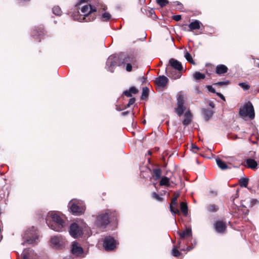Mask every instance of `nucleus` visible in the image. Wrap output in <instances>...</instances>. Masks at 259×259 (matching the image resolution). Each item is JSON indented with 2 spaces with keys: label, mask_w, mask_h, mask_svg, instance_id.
I'll use <instances>...</instances> for the list:
<instances>
[{
  "label": "nucleus",
  "mask_w": 259,
  "mask_h": 259,
  "mask_svg": "<svg viewBox=\"0 0 259 259\" xmlns=\"http://www.w3.org/2000/svg\"><path fill=\"white\" fill-rule=\"evenodd\" d=\"M216 162L219 167L222 170H226L229 168L226 163L220 158H217Z\"/></svg>",
  "instance_id": "nucleus-27"
},
{
  "label": "nucleus",
  "mask_w": 259,
  "mask_h": 259,
  "mask_svg": "<svg viewBox=\"0 0 259 259\" xmlns=\"http://www.w3.org/2000/svg\"><path fill=\"white\" fill-rule=\"evenodd\" d=\"M181 242H179L177 246L175 245L174 246V248L171 250V255L175 257H179L181 255H182V253L178 250V248L180 247Z\"/></svg>",
  "instance_id": "nucleus-28"
},
{
  "label": "nucleus",
  "mask_w": 259,
  "mask_h": 259,
  "mask_svg": "<svg viewBox=\"0 0 259 259\" xmlns=\"http://www.w3.org/2000/svg\"><path fill=\"white\" fill-rule=\"evenodd\" d=\"M239 114L241 117H245L248 116L251 119H253L255 116V113L251 102L248 101L242 107H241Z\"/></svg>",
  "instance_id": "nucleus-6"
},
{
  "label": "nucleus",
  "mask_w": 259,
  "mask_h": 259,
  "mask_svg": "<svg viewBox=\"0 0 259 259\" xmlns=\"http://www.w3.org/2000/svg\"><path fill=\"white\" fill-rule=\"evenodd\" d=\"M71 252L75 255L79 256L83 253V249L78 245L77 242H74L72 244Z\"/></svg>",
  "instance_id": "nucleus-17"
},
{
  "label": "nucleus",
  "mask_w": 259,
  "mask_h": 259,
  "mask_svg": "<svg viewBox=\"0 0 259 259\" xmlns=\"http://www.w3.org/2000/svg\"><path fill=\"white\" fill-rule=\"evenodd\" d=\"M172 19L176 21H179L181 20L182 16L181 15H175L172 16Z\"/></svg>",
  "instance_id": "nucleus-47"
},
{
  "label": "nucleus",
  "mask_w": 259,
  "mask_h": 259,
  "mask_svg": "<svg viewBox=\"0 0 259 259\" xmlns=\"http://www.w3.org/2000/svg\"><path fill=\"white\" fill-rule=\"evenodd\" d=\"M106 64L110 68H113L117 66L122 65V62L120 58V54L118 55H111L106 62Z\"/></svg>",
  "instance_id": "nucleus-9"
},
{
  "label": "nucleus",
  "mask_w": 259,
  "mask_h": 259,
  "mask_svg": "<svg viewBox=\"0 0 259 259\" xmlns=\"http://www.w3.org/2000/svg\"><path fill=\"white\" fill-rule=\"evenodd\" d=\"M166 74L171 79H177L181 77L182 72L181 71L174 69L172 67H167Z\"/></svg>",
  "instance_id": "nucleus-12"
},
{
  "label": "nucleus",
  "mask_w": 259,
  "mask_h": 259,
  "mask_svg": "<svg viewBox=\"0 0 259 259\" xmlns=\"http://www.w3.org/2000/svg\"><path fill=\"white\" fill-rule=\"evenodd\" d=\"M228 71V67L224 64H219L215 67V73L219 75L227 73Z\"/></svg>",
  "instance_id": "nucleus-20"
},
{
  "label": "nucleus",
  "mask_w": 259,
  "mask_h": 259,
  "mask_svg": "<svg viewBox=\"0 0 259 259\" xmlns=\"http://www.w3.org/2000/svg\"><path fill=\"white\" fill-rule=\"evenodd\" d=\"M177 201L175 199H171V203L169 205V209L171 212L175 216L176 214H180V211L177 208Z\"/></svg>",
  "instance_id": "nucleus-19"
},
{
  "label": "nucleus",
  "mask_w": 259,
  "mask_h": 259,
  "mask_svg": "<svg viewBox=\"0 0 259 259\" xmlns=\"http://www.w3.org/2000/svg\"><path fill=\"white\" fill-rule=\"evenodd\" d=\"M249 179L246 178H241L239 181V183L241 187L246 188L248 184Z\"/></svg>",
  "instance_id": "nucleus-35"
},
{
  "label": "nucleus",
  "mask_w": 259,
  "mask_h": 259,
  "mask_svg": "<svg viewBox=\"0 0 259 259\" xmlns=\"http://www.w3.org/2000/svg\"><path fill=\"white\" fill-rule=\"evenodd\" d=\"M69 234L74 238L81 237L82 235V229L77 223H73L69 227Z\"/></svg>",
  "instance_id": "nucleus-8"
},
{
  "label": "nucleus",
  "mask_w": 259,
  "mask_h": 259,
  "mask_svg": "<svg viewBox=\"0 0 259 259\" xmlns=\"http://www.w3.org/2000/svg\"><path fill=\"white\" fill-rule=\"evenodd\" d=\"M180 238L181 239H184L187 237L192 236V230L190 228H187L185 230L179 233Z\"/></svg>",
  "instance_id": "nucleus-24"
},
{
  "label": "nucleus",
  "mask_w": 259,
  "mask_h": 259,
  "mask_svg": "<svg viewBox=\"0 0 259 259\" xmlns=\"http://www.w3.org/2000/svg\"><path fill=\"white\" fill-rule=\"evenodd\" d=\"M206 88L208 90L209 92L212 93H216L215 90L214 88H212L211 85H208L206 86Z\"/></svg>",
  "instance_id": "nucleus-46"
},
{
  "label": "nucleus",
  "mask_w": 259,
  "mask_h": 259,
  "mask_svg": "<svg viewBox=\"0 0 259 259\" xmlns=\"http://www.w3.org/2000/svg\"><path fill=\"white\" fill-rule=\"evenodd\" d=\"M132 65L133 64H127L126 66V70L128 72H130L132 70Z\"/></svg>",
  "instance_id": "nucleus-49"
},
{
  "label": "nucleus",
  "mask_w": 259,
  "mask_h": 259,
  "mask_svg": "<svg viewBox=\"0 0 259 259\" xmlns=\"http://www.w3.org/2000/svg\"><path fill=\"white\" fill-rule=\"evenodd\" d=\"M50 215L51 222L48 223L49 227L55 231H62L66 224L64 219L56 212H52L50 213Z\"/></svg>",
  "instance_id": "nucleus-2"
},
{
  "label": "nucleus",
  "mask_w": 259,
  "mask_h": 259,
  "mask_svg": "<svg viewBox=\"0 0 259 259\" xmlns=\"http://www.w3.org/2000/svg\"><path fill=\"white\" fill-rule=\"evenodd\" d=\"M68 206L72 213L76 215L82 214L85 210V205L80 201L71 200Z\"/></svg>",
  "instance_id": "nucleus-4"
},
{
  "label": "nucleus",
  "mask_w": 259,
  "mask_h": 259,
  "mask_svg": "<svg viewBox=\"0 0 259 259\" xmlns=\"http://www.w3.org/2000/svg\"><path fill=\"white\" fill-rule=\"evenodd\" d=\"M184 117L185 119L183 120L182 123L187 126L191 122L192 115L190 111H188L184 114Z\"/></svg>",
  "instance_id": "nucleus-22"
},
{
  "label": "nucleus",
  "mask_w": 259,
  "mask_h": 259,
  "mask_svg": "<svg viewBox=\"0 0 259 259\" xmlns=\"http://www.w3.org/2000/svg\"><path fill=\"white\" fill-rule=\"evenodd\" d=\"M193 76L194 78L196 80L203 79L205 78V75L204 74L200 73L199 71L195 72L193 74Z\"/></svg>",
  "instance_id": "nucleus-32"
},
{
  "label": "nucleus",
  "mask_w": 259,
  "mask_h": 259,
  "mask_svg": "<svg viewBox=\"0 0 259 259\" xmlns=\"http://www.w3.org/2000/svg\"><path fill=\"white\" fill-rule=\"evenodd\" d=\"M23 259H30L29 257V254L26 252H24L22 254Z\"/></svg>",
  "instance_id": "nucleus-50"
},
{
  "label": "nucleus",
  "mask_w": 259,
  "mask_h": 259,
  "mask_svg": "<svg viewBox=\"0 0 259 259\" xmlns=\"http://www.w3.org/2000/svg\"><path fill=\"white\" fill-rule=\"evenodd\" d=\"M180 209L182 212L185 215H187L188 214V209L187 203L184 202H181L180 203Z\"/></svg>",
  "instance_id": "nucleus-30"
},
{
  "label": "nucleus",
  "mask_w": 259,
  "mask_h": 259,
  "mask_svg": "<svg viewBox=\"0 0 259 259\" xmlns=\"http://www.w3.org/2000/svg\"><path fill=\"white\" fill-rule=\"evenodd\" d=\"M216 94L219 96L222 99L225 100V97L221 94V93H216Z\"/></svg>",
  "instance_id": "nucleus-52"
},
{
  "label": "nucleus",
  "mask_w": 259,
  "mask_h": 259,
  "mask_svg": "<svg viewBox=\"0 0 259 259\" xmlns=\"http://www.w3.org/2000/svg\"><path fill=\"white\" fill-rule=\"evenodd\" d=\"M215 231L220 234H224L227 230V225L223 221H218L213 225Z\"/></svg>",
  "instance_id": "nucleus-14"
},
{
  "label": "nucleus",
  "mask_w": 259,
  "mask_h": 259,
  "mask_svg": "<svg viewBox=\"0 0 259 259\" xmlns=\"http://www.w3.org/2000/svg\"><path fill=\"white\" fill-rule=\"evenodd\" d=\"M219 209V206L214 204H210L207 207V210L209 212H215Z\"/></svg>",
  "instance_id": "nucleus-31"
},
{
  "label": "nucleus",
  "mask_w": 259,
  "mask_h": 259,
  "mask_svg": "<svg viewBox=\"0 0 259 259\" xmlns=\"http://www.w3.org/2000/svg\"><path fill=\"white\" fill-rule=\"evenodd\" d=\"M243 165L247 168L252 169H256L257 168L258 164L257 162L253 159L248 158L245 160Z\"/></svg>",
  "instance_id": "nucleus-16"
},
{
  "label": "nucleus",
  "mask_w": 259,
  "mask_h": 259,
  "mask_svg": "<svg viewBox=\"0 0 259 259\" xmlns=\"http://www.w3.org/2000/svg\"><path fill=\"white\" fill-rule=\"evenodd\" d=\"M51 242L55 245H57L59 242L58 238L55 237H52L51 238Z\"/></svg>",
  "instance_id": "nucleus-48"
},
{
  "label": "nucleus",
  "mask_w": 259,
  "mask_h": 259,
  "mask_svg": "<svg viewBox=\"0 0 259 259\" xmlns=\"http://www.w3.org/2000/svg\"><path fill=\"white\" fill-rule=\"evenodd\" d=\"M184 97L183 95H180L177 98V107L175 108V110L177 114L181 116L186 110L184 106Z\"/></svg>",
  "instance_id": "nucleus-10"
},
{
  "label": "nucleus",
  "mask_w": 259,
  "mask_h": 259,
  "mask_svg": "<svg viewBox=\"0 0 259 259\" xmlns=\"http://www.w3.org/2000/svg\"><path fill=\"white\" fill-rule=\"evenodd\" d=\"M31 35L35 40L40 42L45 35L44 29L42 27H36L32 31Z\"/></svg>",
  "instance_id": "nucleus-13"
},
{
  "label": "nucleus",
  "mask_w": 259,
  "mask_h": 259,
  "mask_svg": "<svg viewBox=\"0 0 259 259\" xmlns=\"http://www.w3.org/2000/svg\"><path fill=\"white\" fill-rule=\"evenodd\" d=\"M149 16L151 17L153 19H155L157 18V16H156L155 14L154 10L153 9H151L149 10L148 14H147Z\"/></svg>",
  "instance_id": "nucleus-43"
},
{
  "label": "nucleus",
  "mask_w": 259,
  "mask_h": 259,
  "mask_svg": "<svg viewBox=\"0 0 259 259\" xmlns=\"http://www.w3.org/2000/svg\"><path fill=\"white\" fill-rule=\"evenodd\" d=\"M162 171L160 168H154L151 171V175L155 181L159 180L161 176Z\"/></svg>",
  "instance_id": "nucleus-21"
},
{
  "label": "nucleus",
  "mask_w": 259,
  "mask_h": 259,
  "mask_svg": "<svg viewBox=\"0 0 259 259\" xmlns=\"http://www.w3.org/2000/svg\"><path fill=\"white\" fill-rule=\"evenodd\" d=\"M155 82L159 87L164 88L167 85L168 79L166 76L161 75L156 78Z\"/></svg>",
  "instance_id": "nucleus-15"
},
{
  "label": "nucleus",
  "mask_w": 259,
  "mask_h": 259,
  "mask_svg": "<svg viewBox=\"0 0 259 259\" xmlns=\"http://www.w3.org/2000/svg\"><path fill=\"white\" fill-rule=\"evenodd\" d=\"M169 66H168L169 67H172L174 69L181 71L183 70V67L182 64L179 61L175 59H170L169 61Z\"/></svg>",
  "instance_id": "nucleus-18"
},
{
  "label": "nucleus",
  "mask_w": 259,
  "mask_h": 259,
  "mask_svg": "<svg viewBox=\"0 0 259 259\" xmlns=\"http://www.w3.org/2000/svg\"><path fill=\"white\" fill-rule=\"evenodd\" d=\"M206 73L210 75L215 73V66L211 64H208L206 66Z\"/></svg>",
  "instance_id": "nucleus-29"
},
{
  "label": "nucleus",
  "mask_w": 259,
  "mask_h": 259,
  "mask_svg": "<svg viewBox=\"0 0 259 259\" xmlns=\"http://www.w3.org/2000/svg\"><path fill=\"white\" fill-rule=\"evenodd\" d=\"M110 71L111 72H113V70H111V69H110Z\"/></svg>",
  "instance_id": "nucleus-58"
},
{
  "label": "nucleus",
  "mask_w": 259,
  "mask_h": 259,
  "mask_svg": "<svg viewBox=\"0 0 259 259\" xmlns=\"http://www.w3.org/2000/svg\"><path fill=\"white\" fill-rule=\"evenodd\" d=\"M23 238L24 239V242L23 245L25 243L29 244H33L35 241L38 239V235L37 230L34 227L31 229L26 230L23 235Z\"/></svg>",
  "instance_id": "nucleus-5"
},
{
  "label": "nucleus",
  "mask_w": 259,
  "mask_h": 259,
  "mask_svg": "<svg viewBox=\"0 0 259 259\" xmlns=\"http://www.w3.org/2000/svg\"><path fill=\"white\" fill-rule=\"evenodd\" d=\"M256 66L259 68V63L256 65Z\"/></svg>",
  "instance_id": "nucleus-57"
},
{
  "label": "nucleus",
  "mask_w": 259,
  "mask_h": 259,
  "mask_svg": "<svg viewBox=\"0 0 259 259\" xmlns=\"http://www.w3.org/2000/svg\"><path fill=\"white\" fill-rule=\"evenodd\" d=\"M178 5H181V3H180L179 2H178Z\"/></svg>",
  "instance_id": "nucleus-59"
},
{
  "label": "nucleus",
  "mask_w": 259,
  "mask_h": 259,
  "mask_svg": "<svg viewBox=\"0 0 259 259\" xmlns=\"http://www.w3.org/2000/svg\"><path fill=\"white\" fill-rule=\"evenodd\" d=\"M238 85L242 88L244 91L248 90L250 89V85L245 82L239 83Z\"/></svg>",
  "instance_id": "nucleus-41"
},
{
  "label": "nucleus",
  "mask_w": 259,
  "mask_h": 259,
  "mask_svg": "<svg viewBox=\"0 0 259 259\" xmlns=\"http://www.w3.org/2000/svg\"><path fill=\"white\" fill-rule=\"evenodd\" d=\"M149 96V89L148 88H143L141 97V100H147Z\"/></svg>",
  "instance_id": "nucleus-33"
},
{
  "label": "nucleus",
  "mask_w": 259,
  "mask_h": 259,
  "mask_svg": "<svg viewBox=\"0 0 259 259\" xmlns=\"http://www.w3.org/2000/svg\"><path fill=\"white\" fill-rule=\"evenodd\" d=\"M136 99L135 98H132L129 100L128 103L126 105V107H130L131 105L134 104L135 102Z\"/></svg>",
  "instance_id": "nucleus-44"
},
{
  "label": "nucleus",
  "mask_w": 259,
  "mask_h": 259,
  "mask_svg": "<svg viewBox=\"0 0 259 259\" xmlns=\"http://www.w3.org/2000/svg\"><path fill=\"white\" fill-rule=\"evenodd\" d=\"M118 212L113 210L107 209L96 215L95 225L99 228L105 229L112 221H116Z\"/></svg>",
  "instance_id": "nucleus-1"
},
{
  "label": "nucleus",
  "mask_w": 259,
  "mask_h": 259,
  "mask_svg": "<svg viewBox=\"0 0 259 259\" xmlns=\"http://www.w3.org/2000/svg\"><path fill=\"white\" fill-rule=\"evenodd\" d=\"M116 245L117 241L113 237L108 236L104 238L103 246L106 251H110L114 250L116 248Z\"/></svg>",
  "instance_id": "nucleus-7"
},
{
  "label": "nucleus",
  "mask_w": 259,
  "mask_h": 259,
  "mask_svg": "<svg viewBox=\"0 0 259 259\" xmlns=\"http://www.w3.org/2000/svg\"><path fill=\"white\" fill-rule=\"evenodd\" d=\"M151 152L150 151H149V154H151Z\"/></svg>",
  "instance_id": "nucleus-60"
},
{
  "label": "nucleus",
  "mask_w": 259,
  "mask_h": 259,
  "mask_svg": "<svg viewBox=\"0 0 259 259\" xmlns=\"http://www.w3.org/2000/svg\"><path fill=\"white\" fill-rule=\"evenodd\" d=\"M152 196L158 201L161 202L163 200V198L160 197L156 192H153L152 193Z\"/></svg>",
  "instance_id": "nucleus-42"
},
{
  "label": "nucleus",
  "mask_w": 259,
  "mask_h": 259,
  "mask_svg": "<svg viewBox=\"0 0 259 259\" xmlns=\"http://www.w3.org/2000/svg\"><path fill=\"white\" fill-rule=\"evenodd\" d=\"M139 92L138 90L135 87H132L128 90H126L123 92V95L127 97H131L132 94H137Z\"/></svg>",
  "instance_id": "nucleus-23"
},
{
  "label": "nucleus",
  "mask_w": 259,
  "mask_h": 259,
  "mask_svg": "<svg viewBox=\"0 0 259 259\" xmlns=\"http://www.w3.org/2000/svg\"><path fill=\"white\" fill-rule=\"evenodd\" d=\"M209 106H211L212 108H214V104L213 102H210L209 104Z\"/></svg>",
  "instance_id": "nucleus-55"
},
{
  "label": "nucleus",
  "mask_w": 259,
  "mask_h": 259,
  "mask_svg": "<svg viewBox=\"0 0 259 259\" xmlns=\"http://www.w3.org/2000/svg\"><path fill=\"white\" fill-rule=\"evenodd\" d=\"M185 57L186 59H187V60L189 62H190L192 64H195V62H194V60H193L192 57L189 53L187 52L185 55Z\"/></svg>",
  "instance_id": "nucleus-39"
},
{
  "label": "nucleus",
  "mask_w": 259,
  "mask_h": 259,
  "mask_svg": "<svg viewBox=\"0 0 259 259\" xmlns=\"http://www.w3.org/2000/svg\"><path fill=\"white\" fill-rule=\"evenodd\" d=\"M111 16L108 12L104 13L101 17V20L103 21H108L111 19Z\"/></svg>",
  "instance_id": "nucleus-36"
},
{
  "label": "nucleus",
  "mask_w": 259,
  "mask_h": 259,
  "mask_svg": "<svg viewBox=\"0 0 259 259\" xmlns=\"http://www.w3.org/2000/svg\"><path fill=\"white\" fill-rule=\"evenodd\" d=\"M97 8L91 5H86L83 6L81 9V12L84 14L83 20L86 22L94 20L96 18V16L94 13L97 12Z\"/></svg>",
  "instance_id": "nucleus-3"
},
{
  "label": "nucleus",
  "mask_w": 259,
  "mask_h": 259,
  "mask_svg": "<svg viewBox=\"0 0 259 259\" xmlns=\"http://www.w3.org/2000/svg\"><path fill=\"white\" fill-rule=\"evenodd\" d=\"M194 246H188L187 247L186 250L187 251H189L191 250L194 248Z\"/></svg>",
  "instance_id": "nucleus-54"
},
{
  "label": "nucleus",
  "mask_w": 259,
  "mask_h": 259,
  "mask_svg": "<svg viewBox=\"0 0 259 259\" xmlns=\"http://www.w3.org/2000/svg\"><path fill=\"white\" fill-rule=\"evenodd\" d=\"M53 13L57 16H60L62 14V11L61 8L59 6H55L53 7Z\"/></svg>",
  "instance_id": "nucleus-37"
},
{
  "label": "nucleus",
  "mask_w": 259,
  "mask_h": 259,
  "mask_svg": "<svg viewBox=\"0 0 259 259\" xmlns=\"http://www.w3.org/2000/svg\"><path fill=\"white\" fill-rule=\"evenodd\" d=\"M199 149V147L193 144H192L191 145V150H192V151L193 152H195V153H197V151Z\"/></svg>",
  "instance_id": "nucleus-45"
},
{
  "label": "nucleus",
  "mask_w": 259,
  "mask_h": 259,
  "mask_svg": "<svg viewBox=\"0 0 259 259\" xmlns=\"http://www.w3.org/2000/svg\"><path fill=\"white\" fill-rule=\"evenodd\" d=\"M180 196V193H175L174 194V197L172 199H175V200L177 201L178 198Z\"/></svg>",
  "instance_id": "nucleus-51"
},
{
  "label": "nucleus",
  "mask_w": 259,
  "mask_h": 259,
  "mask_svg": "<svg viewBox=\"0 0 259 259\" xmlns=\"http://www.w3.org/2000/svg\"><path fill=\"white\" fill-rule=\"evenodd\" d=\"M201 25H202V23L199 21L196 20L189 24V27L190 30L192 31L200 29Z\"/></svg>",
  "instance_id": "nucleus-25"
},
{
  "label": "nucleus",
  "mask_w": 259,
  "mask_h": 259,
  "mask_svg": "<svg viewBox=\"0 0 259 259\" xmlns=\"http://www.w3.org/2000/svg\"><path fill=\"white\" fill-rule=\"evenodd\" d=\"M2 237H0V241H1V240H2Z\"/></svg>",
  "instance_id": "nucleus-61"
},
{
  "label": "nucleus",
  "mask_w": 259,
  "mask_h": 259,
  "mask_svg": "<svg viewBox=\"0 0 259 259\" xmlns=\"http://www.w3.org/2000/svg\"><path fill=\"white\" fill-rule=\"evenodd\" d=\"M120 58L122 62V65L133 64L135 65L137 62L136 57L133 55H126L124 53L120 54Z\"/></svg>",
  "instance_id": "nucleus-11"
},
{
  "label": "nucleus",
  "mask_w": 259,
  "mask_h": 259,
  "mask_svg": "<svg viewBox=\"0 0 259 259\" xmlns=\"http://www.w3.org/2000/svg\"><path fill=\"white\" fill-rule=\"evenodd\" d=\"M202 112L206 121L209 120V119L212 117L213 113L211 110L205 108H203L202 109Z\"/></svg>",
  "instance_id": "nucleus-26"
},
{
  "label": "nucleus",
  "mask_w": 259,
  "mask_h": 259,
  "mask_svg": "<svg viewBox=\"0 0 259 259\" xmlns=\"http://www.w3.org/2000/svg\"><path fill=\"white\" fill-rule=\"evenodd\" d=\"M230 83V81L229 80H226L224 81H219L217 83H214V85L217 86H222V85H227Z\"/></svg>",
  "instance_id": "nucleus-40"
},
{
  "label": "nucleus",
  "mask_w": 259,
  "mask_h": 259,
  "mask_svg": "<svg viewBox=\"0 0 259 259\" xmlns=\"http://www.w3.org/2000/svg\"><path fill=\"white\" fill-rule=\"evenodd\" d=\"M129 113H130V112L128 111L122 112L121 113V115L122 116H126V115H128L129 114Z\"/></svg>",
  "instance_id": "nucleus-53"
},
{
  "label": "nucleus",
  "mask_w": 259,
  "mask_h": 259,
  "mask_svg": "<svg viewBox=\"0 0 259 259\" xmlns=\"http://www.w3.org/2000/svg\"><path fill=\"white\" fill-rule=\"evenodd\" d=\"M160 186H165L169 187L170 186L169 179L166 177H163L159 183Z\"/></svg>",
  "instance_id": "nucleus-34"
},
{
  "label": "nucleus",
  "mask_w": 259,
  "mask_h": 259,
  "mask_svg": "<svg viewBox=\"0 0 259 259\" xmlns=\"http://www.w3.org/2000/svg\"><path fill=\"white\" fill-rule=\"evenodd\" d=\"M156 2L161 8L165 7L169 3L167 0H156Z\"/></svg>",
  "instance_id": "nucleus-38"
},
{
  "label": "nucleus",
  "mask_w": 259,
  "mask_h": 259,
  "mask_svg": "<svg viewBox=\"0 0 259 259\" xmlns=\"http://www.w3.org/2000/svg\"><path fill=\"white\" fill-rule=\"evenodd\" d=\"M106 9H107V7H106V6H104V8H103V10H104V11H105V10H106Z\"/></svg>",
  "instance_id": "nucleus-56"
}]
</instances>
